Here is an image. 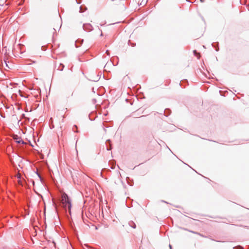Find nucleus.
Returning <instances> with one entry per match:
<instances>
[{"instance_id":"nucleus-1","label":"nucleus","mask_w":249,"mask_h":249,"mask_svg":"<svg viewBox=\"0 0 249 249\" xmlns=\"http://www.w3.org/2000/svg\"><path fill=\"white\" fill-rule=\"evenodd\" d=\"M61 202L65 209L68 208L69 210L71 209V201L67 195L65 193H64L62 195Z\"/></svg>"},{"instance_id":"nucleus-2","label":"nucleus","mask_w":249,"mask_h":249,"mask_svg":"<svg viewBox=\"0 0 249 249\" xmlns=\"http://www.w3.org/2000/svg\"><path fill=\"white\" fill-rule=\"evenodd\" d=\"M83 28L84 30L87 32H89L93 30V27L89 23H86L83 25Z\"/></svg>"},{"instance_id":"nucleus-3","label":"nucleus","mask_w":249,"mask_h":249,"mask_svg":"<svg viewBox=\"0 0 249 249\" xmlns=\"http://www.w3.org/2000/svg\"><path fill=\"white\" fill-rule=\"evenodd\" d=\"M14 139L16 140V142L19 144L24 143V141L20 138H18V136H16L15 137H14Z\"/></svg>"},{"instance_id":"nucleus-4","label":"nucleus","mask_w":249,"mask_h":249,"mask_svg":"<svg viewBox=\"0 0 249 249\" xmlns=\"http://www.w3.org/2000/svg\"><path fill=\"white\" fill-rule=\"evenodd\" d=\"M111 141L110 140H107L106 141V144H107V150L109 151L111 149Z\"/></svg>"},{"instance_id":"nucleus-5","label":"nucleus","mask_w":249,"mask_h":249,"mask_svg":"<svg viewBox=\"0 0 249 249\" xmlns=\"http://www.w3.org/2000/svg\"><path fill=\"white\" fill-rule=\"evenodd\" d=\"M128 225L133 229H135L136 228V224L132 221H130L128 222Z\"/></svg>"},{"instance_id":"nucleus-6","label":"nucleus","mask_w":249,"mask_h":249,"mask_svg":"<svg viewBox=\"0 0 249 249\" xmlns=\"http://www.w3.org/2000/svg\"><path fill=\"white\" fill-rule=\"evenodd\" d=\"M64 67L65 66H64V65L63 64L60 63L59 64V66L58 68V70L60 71H62L63 70V69H64Z\"/></svg>"},{"instance_id":"nucleus-7","label":"nucleus","mask_w":249,"mask_h":249,"mask_svg":"<svg viewBox=\"0 0 249 249\" xmlns=\"http://www.w3.org/2000/svg\"><path fill=\"white\" fill-rule=\"evenodd\" d=\"M171 113V110L169 109H165L164 110V114L166 116H168Z\"/></svg>"},{"instance_id":"nucleus-8","label":"nucleus","mask_w":249,"mask_h":249,"mask_svg":"<svg viewBox=\"0 0 249 249\" xmlns=\"http://www.w3.org/2000/svg\"><path fill=\"white\" fill-rule=\"evenodd\" d=\"M193 53H194V55L196 56H197V55H198L199 56H198V58H199L200 54L199 53H198L196 50H194L193 51Z\"/></svg>"},{"instance_id":"nucleus-9","label":"nucleus","mask_w":249,"mask_h":249,"mask_svg":"<svg viewBox=\"0 0 249 249\" xmlns=\"http://www.w3.org/2000/svg\"><path fill=\"white\" fill-rule=\"evenodd\" d=\"M74 127H75L76 128H77V126H76V125H74V126H73V128H72V129H73V130L74 132H78V131H75V130H74Z\"/></svg>"},{"instance_id":"nucleus-10","label":"nucleus","mask_w":249,"mask_h":249,"mask_svg":"<svg viewBox=\"0 0 249 249\" xmlns=\"http://www.w3.org/2000/svg\"><path fill=\"white\" fill-rule=\"evenodd\" d=\"M84 12V11L82 9V6H81L80 7V12L82 13V12Z\"/></svg>"},{"instance_id":"nucleus-11","label":"nucleus","mask_w":249,"mask_h":249,"mask_svg":"<svg viewBox=\"0 0 249 249\" xmlns=\"http://www.w3.org/2000/svg\"><path fill=\"white\" fill-rule=\"evenodd\" d=\"M76 2H77V3H79V4H80V3L81 2V0H76Z\"/></svg>"},{"instance_id":"nucleus-12","label":"nucleus","mask_w":249,"mask_h":249,"mask_svg":"<svg viewBox=\"0 0 249 249\" xmlns=\"http://www.w3.org/2000/svg\"><path fill=\"white\" fill-rule=\"evenodd\" d=\"M215 50L216 52H218L219 51V48L218 47H217L215 48Z\"/></svg>"},{"instance_id":"nucleus-13","label":"nucleus","mask_w":249,"mask_h":249,"mask_svg":"<svg viewBox=\"0 0 249 249\" xmlns=\"http://www.w3.org/2000/svg\"><path fill=\"white\" fill-rule=\"evenodd\" d=\"M109 52V51H108V50H107V51H106V53H107L108 55H109V52Z\"/></svg>"},{"instance_id":"nucleus-14","label":"nucleus","mask_w":249,"mask_h":249,"mask_svg":"<svg viewBox=\"0 0 249 249\" xmlns=\"http://www.w3.org/2000/svg\"><path fill=\"white\" fill-rule=\"evenodd\" d=\"M36 174H37V176H38V177H39L40 179H41V177L40 175H39L37 172L36 173Z\"/></svg>"},{"instance_id":"nucleus-15","label":"nucleus","mask_w":249,"mask_h":249,"mask_svg":"<svg viewBox=\"0 0 249 249\" xmlns=\"http://www.w3.org/2000/svg\"><path fill=\"white\" fill-rule=\"evenodd\" d=\"M77 42H78V41H76L75 42V46H76V47H78V46H77Z\"/></svg>"},{"instance_id":"nucleus-16","label":"nucleus","mask_w":249,"mask_h":249,"mask_svg":"<svg viewBox=\"0 0 249 249\" xmlns=\"http://www.w3.org/2000/svg\"><path fill=\"white\" fill-rule=\"evenodd\" d=\"M74 95V91H73L71 94V96H73Z\"/></svg>"},{"instance_id":"nucleus-17","label":"nucleus","mask_w":249,"mask_h":249,"mask_svg":"<svg viewBox=\"0 0 249 249\" xmlns=\"http://www.w3.org/2000/svg\"><path fill=\"white\" fill-rule=\"evenodd\" d=\"M190 231L191 232H193V233H197L196 232H195L193 231Z\"/></svg>"},{"instance_id":"nucleus-18","label":"nucleus","mask_w":249,"mask_h":249,"mask_svg":"<svg viewBox=\"0 0 249 249\" xmlns=\"http://www.w3.org/2000/svg\"><path fill=\"white\" fill-rule=\"evenodd\" d=\"M212 45L213 47H215L214 44H213V43L212 44Z\"/></svg>"},{"instance_id":"nucleus-19","label":"nucleus","mask_w":249,"mask_h":249,"mask_svg":"<svg viewBox=\"0 0 249 249\" xmlns=\"http://www.w3.org/2000/svg\"><path fill=\"white\" fill-rule=\"evenodd\" d=\"M169 247H170V249H172V247L170 245H169Z\"/></svg>"},{"instance_id":"nucleus-20","label":"nucleus","mask_w":249,"mask_h":249,"mask_svg":"<svg viewBox=\"0 0 249 249\" xmlns=\"http://www.w3.org/2000/svg\"><path fill=\"white\" fill-rule=\"evenodd\" d=\"M5 64H6V66H7V67H8V66H7V63H6V62L5 61Z\"/></svg>"},{"instance_id":"nucleus-21","label":"nucleus","mask_w":249,"mask_h":249,"mask_svg":"<svg viewBox=\"0 0 249 249\" xmlns=\"http://www.w3.org/2000/svg\"><path fill=\"white\" fill-rule=\"evenodd\" d=\"M101 36H103V33L101 32Z\"/></svg>"},{"instance_id":"nucleus-22","label":"nucleus","mask_w":249,"mask_h":249,"mask_svg":"<svg viewBox=\"0 0 249 249\" xmlns=\"http://www.w3.org/2000/svg\"><path fill=\"white\" fill-rule=\"evenodd\" d=\"M107 64L105 66V67H104L105 68H106V67H107Z\"/></svg>"}]
</instances>
